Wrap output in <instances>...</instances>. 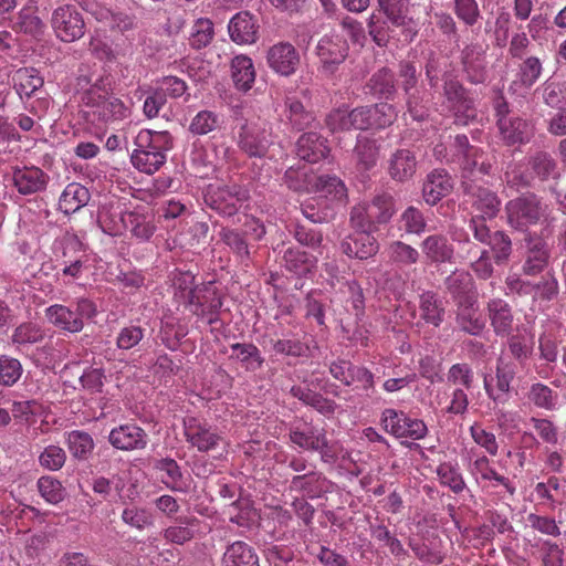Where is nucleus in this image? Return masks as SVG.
Masks as SVG:
<instances>
[{
  "label": "nucleus",
  "instance_id": "obj_10",
  "mask_svg": "<svg viewBox=\"0 0 566 566\" xmlns=\"http://www.w3.org/2000/svg\"><path fill=\"white\" fill-rule=\"evenodd\" d=\"M316 54L322 67L327 73H333L348 55L347 42L337 33L325 34L316 45Z\"/></svg>",
  "mask_w": 566,
  "mask_h": 566
},
{
  "label": "nucleus",
  "instance_id": "obj_39",
  "mask_svg": "<svg viewBox=\"0 0 566 566\" xmlns=\"http://www.w3.org/2000/svg\"><path fill=\"white\" fill-rule=\"evenodd\" d=\"M458 323L463 331L478 335L484 328V321L478 314L472 297L459 302Z\"/></svg>",
  "mask_w": 566,
  "mask_h": 566
},
{
  "label": "nucleus",
  "instance_id": "obj_42",
  "mask_svg": "<svg viewBox=\"0 0 566 566\" xmlns=\"http://www.w3.org/2000/svg\"><path fill=\"white\" fill-rule=\"evenodd\" d=\"M222 125L223 118L220 114L210 109H202L192 117L189 132L197 136H203L221 128Z\"/></svg>",
  "mask_w": 566,
  "mask_h": 566
},
{
  "label": "nucleus",
  "instance_id": "obj_20",
  "mask_svg": "<svg viewBox=\"0 0 566 566\" xmlns=\"http://www.w3.org/2000/svg\"><path fill=\"white\" fill-rule=\"evenodd\" d=\"M485 48L478 42L465 44L462 50V63L469 80L479 84L485 81Z\"/></svg>",
  "mask_w": 566,
  "mask_h": 566
},
{
  "label": "nucleus",
  "instance_id": "obj_38",
  "mask_svg": "<svg viewBox=\"0 0 566 566\" xmlns=\"http://www.w3.org/2000/svg\"><path fill=\"white\" fill-rule=\"evenodd\" d=\"M316 258L307 254L298 248H289L283 254L285 269L296 275L310 273L316 265Z\"/></svg>",
  "mask_w": 566,
  "mask_h": 566
},
{
  "label": "nucleus",
  "instance_id": "obj_62",
  "mask_svg": "<svg viewBox=\"0 0 566 566\" xmlns=\"http://www.w3.org/2000/svg\"><path fill=\"white\" fill-rule=\"evenodd\" d=\"M315 177L308 176L305 167L289 168L284 174V184L294 191H307L311 189Z\"/></svg>",
  "mask_w": 566,
  "mask_h": 566
},
{
  "label": "nucleus",
  "instance_id": "obj_48",
  "mask_svg": "<svg viewBox=\"0 0 566 566\" xmlns=\"http://www.w3.org/2000/svg\"><path fill=\"white\" fill-rule=\"evenodd\" d=\"M231 357L238 359L248 370L259 369L264 361L259 348L253 344L235 343L231 345Z\"/></svg>",
  "mask_w": 566,
  "mask_h": 566
},
{
  "label": "nucleus",
  "instance_id": "obj_64",
  "mask_svg": "<svg viewBox=\"0 0 566 566\" xmlns=\"http://www.w3.org/2000/svg\"><path fill=\"white\" fill-rule=\"evenodd\" d=\"M324 479L317 472H310L303 475H296L291 481V489L302 491L314 496L316 492L322 490Z\"/></svg>",
  "mask_w": 566,
  "mask_h": 566
},
{
  "label": "nucleus",
  "instance_id": "obj_23",
  "mask_svg": "<svg viewBox=\"0 0 566 566\" xmlns=\"http://www.w3.org/2000/svg\"><path fill=\"white\" fill-rule=\"evenodd\" d=\"M421 252L431 263H450L454 256L453 245L447 235L434 233L426 237L420 243Z\"/></svg>",
  "mask_w": 566,
  "mask_h": 566
},
{
  "label": "nucleus",
  "instance_id": "obj_53",
  "mask_svg": "<svg viewBox=\"0 0 566 566\" xmlns=\"http://www.w3.org/2000/svg\"><path fill=\"white\" fill-rule=\"evenodd\" d=\"M38 490L41 496L50 504H57L65 497V489L62 483L53 476H41L38 480Z\"/></svg>",
  "mask_w": 566,
  "mask_h": 566
},
{
  "label": "nucleus",
  "instance_id": "obj_21",
  "mask_svg": "<svg viewBox=\"0 0 566 566\" xmlns=\"http://www.w3.org/2000/svg\"><path fill=\"white\" fill-rule=\"evenodd\" d=\"M378 4L392 25L403 29L406 39L411 41L416 36L418 30L413 20L407 17L405 0H378Z\"/></svg>",
  "mask_w": 566,
  "mask_h": 566
},
{
  "label": "nucleus",
  "instance_id": "obj_54",
  "mask_svg": "<svg viewBox=\"0 0 566 566\" xmlns=\"http://www.w3.org/2000/svg\"><path fill=\"white\" fill-rule=\"evenodd\" d=\"M437 474L442 485L450 488L454 493L464 490L465 483L457 465L443 462L437 468Z\"/></svg>",
  "mask_w": 566,
  "mask_h": 566
},
{
  "label": "nucleus",
  "instance_id": "obj_19",
  "mask_svg": "<svg viewBox=\"0 0 566 566\" xmlns=\"http://www.w3.org/2000/svg\"><path fill=\"white\" fill-rule=\"evenodd\" d=\"M108 441L119 450L144 449L147 444V434L140 427L127 423L114 428L109 432Z\"/></svg>",
  "mask_w": 566,
  "mask_h": 566
},
{
  "label": "nucleus",
  "instance_id": "obj_56",
  "mask_svg": "<svg viewBox=\"0 0 566 566\" xmlns=\"http://www.w3.org/2000/svg\"><path fill=\"white\" fill-rule=\"evenodd\" d=\"M527 397L536 407L545 410H553L557 405V395L539 382L531 386Z\"/></svg>",
  "mask_w": 566,
  "mask_h": 566
},
{
  "label": "nucleus",
  "instance_id": "obj_57",
  "mask_svg": "<svg viewBox=\"0 0 566 566\" xmlns=\"http://www.w3.org/2000/svg\"><path fill=\"white\" fill-rule=\"evenodd\" d=\"M15 28L21 32L36 38L44 33L45 24L31 9H22L15 21Z\"/></svg>",
  "mask_w": 566,
  "mask_h": 566
},
{
  "label": "nucleus",
  "instance_id": "obj_51",
  "mask_svg": "<svg viewBox=\"0 0 566 566\" xmlns=\"http://www.w3.org/2000/svg\"><path fill=\"white\" fill-rule=\"evenodd\" d=\"M67 447L73 457L86 459L94 449L93 438L84 431L74 430L67 433Z\"/></svg>",
  "mask_w": 566,
  "mask_h": 566
},
{
  "label": "nucleus",
  "instance_id": "obj_15",
  "mask_svg": "<svg viewBox=\"0 0 566 566\" xmlns=\"http://www.w3.org/2000/svg\"><path fill=\"white\" fill-rule=\"evenodd\" d=\"M484 389L489 398L493 401V415L499 428L503 431H515L520 428L522 417L518 411L505 408L509 396L496 394L491 386V378L484 377Z\"/></svg>",
  "mask_w": 566,
  "mask_h": 566
},
{
  "label": "nucleus",
  "instance_id": "obj_52",
  "mask_svg": "<svg viewBox=\"0 0 566 566\" xmlns=\"http://www.w3.org/2000/svg\"><path fill=\"white\" fill-rule=\"evenodd\" d=\"M516 374V366L514 363L501 356L496 364V387L493 388L496 394L509 396L511 382Z\"/></svg>",
  "mask_w": 566,
  "mask_h": 566
},
{
  "label": "nucleus",
  "instance_id": "obj_13",
  "mask_svg": "<svg viewBox=\"0 0 566 566\" xmlns=\"http://www.w3.org/2000/svg\"><path fill=\"white\" fill-rule=\"evenodd\" d=\"M454 147L457 149L458 161L464 172L463 178L470 179V176L476 172L482 176L490 172L491 165L481 160L483 153L479 148L470 146L465 135H457Z\"/></svg>",
  "mask_w": 566,
  "mask_h": 566
},
{
  "label": "nucleus",
  "instance_id": "obj_45",
  "mask_svg": "<svg viewBox=\"0 0 566 566\" xmlns=\"http://www.w3.org/2000/svg\"><path fill=\"white\" fill-rule=\"evenodd\" d=\"M98 223L102 230L109 235H119L126 229L127 214L120 209L103 207L98 212Z\"/></svg>",
  "mask_w": 566,
  "mask_h": 566
},
{
  "label": "nucleus",
  "instance_id": "obj_9",
  "mask_svg": "<svg viewBox=\"0 0 566 566\" xmlns=\"http://www.w3.org/2000/svg\"><path fill=\"white\" fill-rule=\"evenodd\" d=\"M300 62V53L290 42H277L271 45L266 52V63L269 67L281 76L289 77L293 75Z\"/></svg>",
  "mask_w": 566,
  "mask_h": 566
},
{
  "label": "nucleus",
  "instance_id": "obj_35",
  "mask_svg": "<svg viewBox=\"0 0 566 566\" xmlns=\"http://www.w3.org/2000/svg\"><path fill=\"white\" fill-rule=\"evenodd\" d=\"M222 566H259L253 548L244 542L230 544L223 556Z\"/></svg>",
  "mask_w": 566,
  "mask_h": 566
},
{
  "label": "nucleus",
  "instance_id": "obj_47",
  "mask_svg": "<svg viewBox=\"0 0 566 566\" xmlns=\"http://www.w3.org/2000/svg\"><path fill=\"white\" fill-rule=\"evenodd\" d=\"M130 160L133 166L140 172L153 175L166 163L167 155H161V153H145V150L142 149H134Z\"/></svg>",
  "mask_w": 566,
  "mask_h": 566
},
{
  "label": "nucleus",
  "instance_id": "obj_34",
  "mask_svg": "<svg viewBox=\"0 0 566 566\" xmlns=\"http://www.w3.org/2000/svg\"><path fill=\"white\" fill-rule=\"evenodd\" d=\"M497 125L503 139L509 145L522 144L528 140L530 125L520 117H500Z\"/></svg>",
  "mask_w": 566,
  "mask_h": 566
},
{
  "label": "nucleus",
  "instance_id": "obj_1",
  "mask_svg": "<svg viewBox=\"0 0 566 566\" xmlns=\"http://www.w3.org/2000/svg\"><path fill=\"white\" fill-rule=\"evenodd\" d=\"M83 105L92 109L93 116L103 123H115L130 116L132 107L111 93V83L97 80L82 93Z\"/></svg>",
  "mask_w": 566,
  "mask_h": 566
},
{
  "label": "nucleus",
  "instance_id": "obj_55",
  "mask_svg": "<svg viewBox=\"0 0 566 566\" xmlns=\"http://www.w3.org/2000/svg\"><path fill=\"white\" fill-rule=\"evenodd\" d=\"M368 86L374 95L388 98L395 92L394 74L381 69L370 77Z\"/></svg>",
  "mask_w": 566,
  "mask_h": 566
},
{
  "label": "nucleus",
  "instance_id": "obj_29",
  "mask_svg": "<svg viewBox=\"0 0 566 566\" xmlns=\"http://www.w3.org/2000/svg\"><path fill=\"white\" fill-rule=\"evenodd\" d=\"M489 319L497 336H509L513 326L511 306L503 300L495 298L488 303Z\"/></svg>",
  "mask_w": 566,
  "mask_h": 566
},
{
  "label": "nucleus",
  "instance_id": "obj_22",
  "mask_svg": "<svg viewBox=\"0 0 566 566\" xmlns=\"http://www.w3.org/2000/svg\"><path fill=\"white\" fill-rule=\"evenodd\" d=\"M464 184L471 198L472 207L476 211L475 216L481 217V219L494 218L499 213L501 206V200L497 196L488 188L473 187L468 185L467 181Z\"/></svg>",
  "mask_w": 566,
  "mask_h": 566
},
{
  "label": "nucleus",
  "instance_id": "obj_43",
  "mask_svg": "<svg viewBox=\"0 0 566 566\" xmlns=\"http://www.w3.org/2000/svg\"><path fill=\"white\" fill-rule=\"evenodd\" d=\"M421 317L433 326H439L443 321V302L433 292H424L420 296Z\"/></svg>",
  "mask_w": 566,
  "mask_h": 566
},
{
  "label": "nucleus",
  "instance_id": "obj_27",
  "mask_svg": "<svg viewBox=\"0 0 566 566\" xmlns=\"http://www.w3.org/2000/svg\"><path fill=\"white\" fill-rule=\"evenodd\" d=\"M329 149L326 139L314 132L303 134L296 143L297 156L308 163H317L325 158Z\"/></svg>",
  "mask_w": 566,
  "mask_h": 566
},
{
  "label": "nucleus",
  "instance_id": "obj_37",
  "mask_svg": "<svg viewBox=\"0 0 566 566\" xmlns=\"http://www.w3.org/2000/svg\"><path fill=\"white\" fill-rule=\"evenodd\" d=\"M416 158L410 150H397L389 161V174L397 181H405L411 178L416 171Z\"/></svg>",
  "mask_w": 566,
  "mask_h": 566
},
{
  "label": "nucleus",
  "instance_id": "obj_59",
  "mask_svg": "<svg viewBox=\"0 0 566 566\" xmlns=\"http://www.w3.org/2000/svg\"><path fill=\"white\" fill-rule=\"evenodd\" d=\"M43 329L34 323L19 325L12 335V342L18 346H25L39 343L43 339Z\"/></svg>",
  "mask_w": 566,
  "mask_h": 566
},
{
  "label": "nucleus",
  "instance_id": "obj_11",
  "mask_svg": "<svg viewBox=\"0 0 566 566\" xmlns=\"http://www.w3.org/2000/svg\"><path fill=\"white\" fill-rule=\"evenodd\" d=\"M88 262L84 244L76 235H67L62 241V275L78 279Z\"/></svg>",
  "mask_w": 566,
  "mask_h": 566
},
{
  "label": "nucleus",
  "instance_id": "obj_49",
  "mask_svg": "<svg viewBox=\"0 0 566 566\" xmlns=\"http://www.w3.org/2000/svg\"><path fill=\"white\" fill-rule=\"evenodd\" d=\"M214 36L213 23L207 18H199L191 27L189 44L197 50L206 48Z\"/></svg>",
  "mask_w": 566,
  "mask_h": 566
},
{
  "label": "nucleus",
  "instance_id": "obj_63",
  "mask_svg": "<svg viewBox=\"0 0 566 566\" xmlns=\"http://www.w3.org/2000/svg\"><path fill=\"white\" fill-rule=\"evenodd\" d=\"M358 164L363 169L368 170L376 165L378 149L374 142L359 137L355 147Z\"/></svg>",
  "mask_w": 566,
  "mask_h": 566
},
{
  "label": "nucleus",
  "instance_id": "obj_18",
  "mask_svg": "<svg viewBox=\"0 0 566 566\" xmlns=\"http://www.w3.org/2000/svg\"><path fill=\"white\" fill-rule=\"evenodd\" d=\"M13 185L19 193L28 196L40 192L45 189L49 177L40 168L31 167H15L12 172Z\"/></svg>",
  "mask_w": 566,
  "mask_h": 566
},
{
  "label": "nucleus",
  "instance_id": "obj_16",
  "mask_svg": "<svg viewBox=\"0 0 566 566\" xmlns=\"http://www.w3.org/2000/svg\"><path fill=\"white\" fill-rule=\"evenodd\" d=\"M357 231L347 235L340 243L342 251L350 256L366 260L375 255L379 244L371 231L356 229Z\"/></svg>",
  "mask_w": 566,
  "mask_h": 566
},
{
  "label": "nucleus",
  "instance_id": "obj_44",
  "mask_svg": "<svg viewBox=\"0 0 566 566\" xmlns=\"http://www.w3.org/2000/svg\"><path fill=\"white\" fill-rule=\"evenodd\" d=\"M386 253L389 261L398 266H410L416 264L420 258V253L413 247L396 240L388 244Z\"/></svg>",
  "mask_w": 566,
  "mask_h": 566
},
{
  "label": "nucleus",
  "instance_id": "obj_61",
  "mask_svg": "<svg viewBox=\"0 0 566 566\" xmlns=\"http://www.w3.org/2000/svg\"><path fill=\"white\" fill-rule=\"evenodd\" d=\"M122 520L125 524L137 530H144L154 524L153 514L144 507L128 506L122 513Z\"/></svg>",
  "mask_w": 566,
  "mask_h": 566
},
{
  "label": "nucleus",
  "instance_id": "obj_30",
  "mask_svg": "<svg viewBox=\"0 0 566 566\" xmlns=\"http://www.w3.org/2000/svg\"><path fill=\"white\" fill-rule=\"evenodd\" d=\"M231 78L238 91L248 92L255 81V69L251 57L237 55L231 61Z\"/></svg>",
  "mask_w": 566,
  "mask_h": 566
},
{
  "label": "nucleus",
  "instance_id": "obj_32",
  "mask_svg": "<svg viewBox=\"0 0 566 566\" xmlns=\"http://www.w3.org/2000/svg\"><path fill=\"white\" fill-rule=\"evenodd\" d=\"M45 315L51 324L70 333H77L83 328V322L78 315L69 307L54 304L45 310Z\"/></svg>",
  "mask_w": 566,
  "mask_h": 566
},
{
  "label": "nucleus",
  "instance_id": "obj_8",
  "mask_svg": "<svg viewBox=\"0 0 566 566\" xmlns=\"http://www.w3.org/2000/svg\"><path fill=\"white\" fill-rule=\"evenodd\" d=\"M271 144V134L264 126L247 123L240 128L238 146L249 157H264Z\"/></svg>",
  "mask_w": 566,
  "mask_h": 566
},
{
  "label": "nucleus",
  "instance_id": "obj_3",
  "mask_svg": "<svg viewBox=\"0 0 566 566\" xmlns=\"http://www.w3.org/2000/svg\"><path fill=\"white\" fill-rule=\"evenodd\" d=\"M396 212L395 199L389 193L376 195L371 201L353 207L350 223L355 229L377 231L379 226L390 221Z\"/></svg>",
  "mask_w": 566,
  "mask_h": 566
},
{
  "label": "nucleus",
  "instance_id": "obj_17",
  "mask_svg": "<svg viewBox=\"0 0 566 566\" xmlns=\"http://www.w3.org/2000/svg\"><path fill=\"white\" fill-rule=\"evenodd\" d=\"M228 31L237 44H253L259 38L258 20L248 11L238 12L229 21Z\"/></svg>",
  "mask_w": 566,
  "mask_h": 566
},
{
  "label": "nucleus",
  "instance_id": "obj_50",
  "mask_svg": "<svg viewBox=\"0 0 566 566\" xmlns=\"http://www.w3.org/2000/svg\"><path fill=\"white\" fill-rule=\"evenodd\" d=\"M446 285L448 291L460 301H465L470 296V292L473 287L472 276L465 271H454L447 280Z\"/></svg>",
  "mask_w": 566,
  "mask_h": 566
},
{
  "label": "nucleus",
  "instance_id": "obj_60",
  "mask_svg": "<svg viewBox=\"0 0 566 566\" xmlns=\"http://www.w3.org/2000/svg\"><path fill=\"white\" fill-rule=\"evenodd\" d=\"M454 13L467 27H474L481 19L476 0H454Z\"/></svg>",
  "mask_w": 566,
  "mask_h": 566
},
{
  "label": "nucleus",
  "instance_id": "obj_58",
  "mask_svg": "<svg viewBox=\"0 0 566 566\" xmlns=\"http://www.w3.org/2000/svg\"><path fill=\"white\" fill-rule=\"evenodd\" d=\"M512 356L520 363L525 361L533 352V337L526 333L513 335L507 340Z\"/></svg>",
  "mask_w": 566,
  "mask_h": 566
},
{
  "label": "nucleus",
  "instance_id": "obj_33",
  "mask_svg": "<svg viewBox=\"0 0 566 566\" xmlns=\"http://www.w3.org/2000/svg\"><path fill=\"white\" fill-rule=\"evenodd\" d=\"M87 188L77 182L69 184L59 199V208L65 214L78 211L90 201Z\"/></svg>",
  "mask_w": 566,
  "mask_h": 566
},
{
  "label": "nucleus",
  "instance_id": "obj_7",
  "mask_svg": "<svg viewBox=\"0 0 566 566\" xmlns=\"http://www.w3.org/2000/svg\"><path fill=\"white\" fill-rule=\"evenodd\" d=\"M245 199V190L238 185L211 188L206 195L211 209L226 217L235 214Z\"/></svg>",
  "mask_w": 566,
  "mask_h": 566
},
{
  "label": "nucleus",
  "instance_id": "obj_40",
  "mask_svg": "<svg viewBox=\"0 0 566 566\" xmlns=\"http://www.w3.org/2000/svg\"><path fill=\"white\" fill-rule=\"evenodd\" d=\"M311 189L332 201L342 200L347 196L345 184L335 176L315 177Z\"/></svg>",
  "mask_w": 566,
  "mask_h": 566
},
{
  "label": "nucleus",
  "instance_id": "obj_4",
  "mask_svg": "<svg viewBox=\"0 0 566 566\" xmlns=\"http://www.w3.org/2000/svg\"><path fill=\"white\" fill-rule=\"evenodd\" d=\"M507 223L520 231L548 222L549 208L537 196L530 193L510 200L505 206Z\"/></svg>",
  "mask_w": 566,
  "mask_h": 566
},
{
  "label": "nucleus",
  "instance_id": "obj_31",
  "mask_svg": "<svg viewBox=\"0 0 566 566\" xmlns=\"http://www.w3.org/2000/svg\"><path fill=\"white\" fill-rule=\"evenodd\" d=\"M452 188L450 177L443 170H434L428 175L422 193L428 205H436L446 197Z\"/></svg>",
  "mask_w": 566,
  "mask_h": 566
},
{
  "label": "nucleus",
  "instance_id": "obj_2",
  "mask_svg": "<svg viewBox=\"0 0 566 566\" xmlns=\"http://www.w3.org/2000/svg\"><path fill=\"white\" fill-rule=\"evenodd\" d=\"M289 439L300 449L318 452L322 461L326 463H335L338 459L347 457V451L339 441L328 440L323 428L308 422L291 424Z\"/></svg>",
  "mask_w": 566,
  "mask_h": 566
},
{
  "label": "nucleus",
  "instance_id": "obj_46",
  "mask_svg": "<svg viewBox=\"0 0 566 566\" xmlns=\"http://www.w3.org/2000/svg\"><path fill=\"white\" fill-rule=\"evenodd\" d=\"M175 298L180 304H193V297L200 294V285L195 283V276L190 272L179 273L174 281Z\"/></svg>",
  "mask_w": 566,
  "mask_h": 566
},
{
  "label": "nucleus",
  "instance_id": "obj_41",
  "mask_svg": "<svg viewBox=\"0 0 566 566\" xmlns=\"http://www.w3.org/2000/svg\"><path fill=\"white\" fill-rule=\"evenodd\" d=\"M14 88L20 97H30L43 85V78L32 67H23L15 71L12 77Z\"/></svg>",
  "mask_w": 566,
  "mask_h": 566
},
{
  "label": "nucleus",
  "instance_id": "obj_14",
  "mask_svg": "<svg viewBox=\"0 0 566 566\" xmlns=\"http://www.w3.org/2000/svg\"><path fill=\"white\" fill-rule=\"evenodd\" d=\"M447 107L453 112L455 122L465 125L475 116L473 101L467 96L464 88L458 81H447L444 84Z\"/></svg>",
  "mask_w": 566,
  "mask_h": 566
},
{
  "label": "nucleus",
  "instance_id": "obj_36",
  "mask_svg": "<svg viewBox=\"0 0 566 566\" xmlns=\"http://www.w3.org/2000/svg\"><path fill=\"white\" fill-rule=\"evenodd\" d=\"M156 469L160 472L161 482L168 489L176 492L187 491V480L184 478L180 467L175 460L161 459L156 463Z\"/></svg>",
  "mask_w": 566,
  "mask_h": 566
},
{
  "label": "nucleus",
  "instance_id": "obj_6",
  "mask_svg": "<svg viewBox=\"0 0 566 566\" xmlns=\"http://www.w3.org/2000/svg\"><path fill=\"white\" fill-rule=\"evenodd\" d=\"M52 28L63 42H73L85 33V23L80 11L71 4L56 8L52 13Z\"/></svg>",
  "mask_w": 566,
  "mask_h": 566
},
{
  "label": "nucleus",
  "instance_id": "obj_26",
  "mask_svg": "<svg viewBox=\"0 0 566 566\" xmlns=\"http://www.w3.org/2000/svg\"><path fill=\"white\" fill-rule=\"evenodd\" d=\"M174 139L167 130L142 129L135 137V149L145 153H167L172 148Z\"/></svg>",
  "mask_w": 566,
  "mask_h": 566
},
{
  "label": "nucleus",
  "instance_id": "obj_28",
  "mask_svg": "<svg viewBox=\"0 0 566 566\" xmlns=\"http://www.w3.org/2000/svg\"><path fill=\"white\" fill-rule=\"evenodd\" d=\"M185 436L187 441L201 452L216 448L220 439L217 433L192 417L185 420Z\"/></svg>",
  "mask_w": 566,
  "mask_h": 566
},
{
  "label": "nucleus",
  "instance_id": "obj_5",
  "mask_svg": "<svg viewBox=\"0 0 566 566\" xmlns=\"http://www.w3.org/2000/svg\"><path fill=\"white\" fill-rule=\"evenodd\" d=\"M384 429L396 438H409L420 440L426 437L428 429L426 423L416 418H410L406 412L387 408L381 413Z\"/></svg>",
  "mask_w": 566,
  "mask_h": 566
},
{
  "label": "nucleus",
  "instance_id": "obj_25",
  "mask_svg": "<svg viewBox=\"0 0 566 566\" xmlns=\"http://www.w3.org/2000/svg\"><path fill=\"white\" fill-rule=\"evenodd\" d=\"M470 470L476 482H489L492 486L502 485L511 495L515 493V486L511 480L499 474L485 455L476 458Z\"/></svg>",
  "mask_w": 566,
  "mask_h": 566
},
{
  "label": "nucleus",
  "instance_id": "obj_24",
  "mask_svg": "<svg viewBox=\"0 0 566 566\" xmlns=\"http://www.w3.org/2000/svg\"><path fill=\"white\" fill-rule=\"evenodd\" d=\"M526 242V260L523 265L524 273L535 275L543 271L548 261L547 243L535 234H527Z\"/></svg>",
  "mask_w": 566,
  "mask_h": 566
},
{
  "label": "nucleus",
  "instance_id": "obj_12",
  "mask_svg": "<svg viewBox=\"0 0 566 566\" xmlns=\"http://www.w3.org/2000/svg\"><path fill=\"white\" fill-rule=\"evenodd\" d=\"M200 294L193 297V304H184L193 315L205 319L209 325L219 321L222 301L211 282L201 284Z\"/></svg>",
  "mask_w": 566,
  "mask_h": 566
}]
</instances>
